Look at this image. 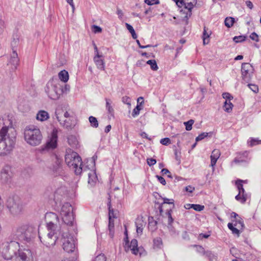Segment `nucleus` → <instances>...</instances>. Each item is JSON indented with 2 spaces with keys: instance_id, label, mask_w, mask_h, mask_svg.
Here are the masks:
<instances>
[{
  "instance_id": "obj_37",
  "label": "nucleus",
  "mask_w": 261,
  "mask_h": 261,
  "mask_svg": "<svg viewBox=\"0 0 261 261\" xmlns=\"http://www.w3.org/2000/svg\"><path fill=\"white\" fill-rule=\"evenodd\" d=\"M108 206L109 208V219L112 218V217L114 218L115 216L114 215V210L111 207V196L109 195V197L108 198Z\"/></svg>"
},
{
  "instance_id": "obj_31",
  "label": "nucleus",
  "mask_w": 261,
  "mask_h": 261,
  "mask_svg": "<svg viewBox=\"0 0 261 261\" xmlns=\"http://www.w3.org/2000/svg\"><path fill=\"white\" fill-rule=\"evenodd\" d=\"M153 246L155 249H161L163 246L162 239L160 237L154 238L153 240Z\"/></svg>"
},
{
  "instance_id": "obj_49",
  "label": "nucleus",
  "mask_w": 261,
  "mask_h": 261,
  "mask_svg": "<svg viewBox=\"0 0 261 261\" xmlns=\"http://www.w3.org/2000/svg\"><path fill=\"white\" fill-rule=\"evenodd\" d=\"M195 247L197 252L203 255L205 254L206 251H205L203 247H202L201 246L196 245Z\"/></svg>"
},
{
  "instance_id": "obj_28",
  "label": "nucleus",
  "mask_w": 261,
  "mask_h": 261,
  "mask_svg": "<svg viewBox=\"0 0 261 261\" xmlns=\"http://www.w3.org/2000/svg\"><path fill=\"white\" fill-rule=\"evenodd\" d=\"M88 183L93 185H94L97 180V176L95 172L91 171L88 173Z\"/></svg>"
},
{
  "instance_id": "obj_30",
  "label": "nucleus",
  "mask_w": 261,
  "mask_h": 261,
  "mask_svg": "<svg viewBox=\"0 0 261 261\" xmlns=\"http://www.w3.org/2000/svg\"><path fill=\"white\" fill-rule=\"evenodd\" d=\"M143 103V101L140 102L139 104H137V106L133 110V112L132 115L133 117L135 118L140 114V111L142 109L141 107L142 104Z\"/></svg>"
},
{
  "instance_id": "obj_15",
  "label": "nucleus",
  "mask_w": 261,
  "mask_h": 261,
  "mask_svg": "<svg viewBox=\"0 0 261 261\" xmlns=\"http://www.w3.org/2000/svg\"><path fill=\"white\" fill-rule=\"evenodd\" d=\"M93 60L98 69L102 71L105 70L104 57L102 55H100L99 53H97V55H95L94 56Z\"/></svg>"
},
{
  "instance_id": "obj_6",
  "label": "nucleus",
  "mask_w": 261,
  "mask_h": 261,
  "mask_svg": "<svg viewBox=\"0 0 261 261\" xmlns=\"http://www.w3.org/2000/svg\"><path fill=\"white\" fill-rule=\"evenodd\" d=\"M46 227L48 230L49 231L46 237L43 239V240H42V237L40 236H39V238L42 243L47 247H50L55 245L58 238V232L59 233V235H60L59 231L60 228L59 229H57L58 227L57 225L55 224L53 222H49L47 223Z\"/></svg>"
},
{
  "instance_id": "obj_4",
  "label": "nucleus",
  "mask_w": 261,
  "mask_h": 261,
  "mask_svg": "<svg viewBox=\"0 0 261 261\" xmlns=\"http://www.w3.org/2000/svg\"><path fill=\"white\" fill-rule=\"evenodd\" d=\"M25 141L30 145H39L42 139V135L40 129L34 125L27 126L24 132Z\"/></svg>"
},
{
  "instance_id": "obj_26",
  "label": "nucleus",
  "mask_w": 261,
  "mask_h": 261,
  "mask_svg": "<svg viewBox=\"0 0 261 261\" xmlns=\"http://www.w3.org/2000/svg\"><path fill=\"white\" fill-rule=\"evenodd\" d=\"M188 9H184L182 8L180 9V18H182V20L186 21L187 22V19L189 17H190L191 15V10H190L189 15L188 14Z\"/></svg>"
},
{
  "instance_id": "obj_53",
  "label": "nucleus",
  "mask_w": 261,
  "mask_h": 261,
  "mask_svg": "<svg viewBox=\"0 0 261 261\" xmlns=\"http://www.w3.org/2000/svg\"><path fill=\"white\" fill-rule=\"evenodd\" d=\"M144 2L148 5H153L154 4H158L159 3V0H145Z\"/></svg>"
},
{
  "instance_id": "obj_9",
  "label": "nucleus",
  "mask_w": 261,
  "mask_h": 261,
  "mask_svg": "<svg viewBox=\"0 0 261 261\" xmlns=\"http://www.w3.org/2000/svg\"><path fill=\"white\" fill-rule=\"evenodd\" d=\"M45 92L48 97L54 100L59 98L62 93V89L59 84H54L53 83H48L45 88Z\"/></svg>"
},
{
  "instance_id": "obj_14",
  "label": "nucleus",
  "mask_w": 261,
  "mask_h": 261,
  "mask_svg": "<svg viewBox=\"0 0 261 261\" xmlns=\"http://www.w3.org/2000/svg\"><path fill=\"white\" fill-rule=\"evenodd\" d=\"M253 67L248 63H243L242 64L241 72L243 80L248 83L251 78V74L252 73Z\"/></svg>"
},
{
  "instance_id": "obj_59",
  "label": "nucleus",
  "mask_w": 261,
  "mask_h": 261,
  "mask_svg": "<svg viewBox=\"0 0 261 261\" xmlns=\"http://www.w3.org/2000/svg\"><path fill=\"white\" fill-rule=\"evenodd\" d=\"M195 190V188L191 186H187L185 188V191L190 193H192Z\"/></svg>"
},
{
  "instance_id": "obj_43",
  "label": "nucleus",
  "mask_w": 261,
  "mask_h": 261,
  "mask_svg": "<svg viewBox=\"0 0 261 261\" xmlns=\"http://www.w3.org/2000/svg\"><path fill=\"white\" fill-rule=\"evenodd\" d=\"M220 156V152L219 149H214L212 152L211 158L218 160Z\"/></svg>"
},
{
  "instance_id": "obj_20",
  "label": "nucleus",
  "mask_w": 261,
  "mask_h": 261,
  "mask_svg": "<svg viewBox=\"0 0 261 261\" xmlns=\"http://www.w3.org/2000/svg\"><path fill=\"white\" fill-rule=\"evenodd\" d=\"M54 164L52 166V170L55 172H59L61 170L62 160L57 155H55L53 159Z\"/></svg>"
},
{
  "instance_id": "obj_18",
  "label": "nucleus",
  "mask_w": 261,
  "mask_h": 261,
  "mask_svg": "<svg viewBox=\"0 0 261 261\" xmlns=\"http://www.w3.org/2000/svg\"><path fill=\"white\" fill-rule=\"evenodd\" d=\"M130 249L133 254L135 255H137L139 253V248L138 247V241L136 239H133L129 245H128L127 247H125V250L126 252H127Z\"/></svg>"
},
{
  "instance_id": "obj_64",
  "label": "nucleus",
  "mask_w": 261,
  "mask_h": 261,
  "mask_svg": "<svg viewBox=\"0 0 261 261\" xmlns=\"http://www.w3.org/2000/svg\"><path fill=\"white\" fill-rule=\"evenodd\" d=\"M246 4L247 6L250 9H252L253 7V5L252 3L250 1H246Z\"/></svg>"
},
{
  "instance_id": "obj_12",
  "label": "nucleus",
  "mask_w": 261,
  "mask_h": 261,
  "mask_svg": "<svg viewBox=\"0 0 261 261\" xmlns=\"http://www.w3.org/2000/svg\"><path fill=\"white\" fill-rule=\"evenodd\" d=\"M63 110L58 109L56 111L55 115L56 118L60 123L65 128H71L75 125L73 121V117L64 119L62 117Z\"/></svg>"
},
{
  "instance_id": "obj_46",
  "label": "nucleus",
  "mask_w": 261,
  "mask_h": 261,
  "mask_svg": "<svg viewBox=\"0 0 261 261\" xmlns=\"http://www.w3.org/2000/svg\"><path fill=\"white\" fill-rule=\"evenodd\" d=\"M192 208H193L196 211L200 212L204 209V206L203 205L200 204H193Z\"/></svg>"
},
{
  "instance_id": "obj_16",
  "label": "nucleus",
  "mask_w": 261,
  "mask_h": 261,
  "mask_svg": "<svg viewBox=\"0 0 261 261\" xmlns=\"http://www.w3.org/2000/svg\"><path fill=\"white\" fill-rule=\"evenodd\" d=\"M66 189L64 187L58 188L54 193V200L56 202H60L62 198L66 195Z\"/></svg>"
},
{
  "instance_id": "obj_11",
  "label": "nucleus",
  "mask_w": 261,
  "mask_h": 261,
  "mask_svg": "<svg viewBox=\"0 0 261 261\" xmlns=\"http://www.w3.org/2000/svg\"><path fill=\"white\" fill-rule=\"evenodd\" d=\"M58 141V130L55 128L53 129L50 136L46 141L44 147H42V150H49L56 148L57 146Z\"/></svg>"
},
{
  "instance_id": "obj_5",
  "label": "nucleus",
  "mask_w": 261,
  "mask_h": 261,
  "mask_svg": "<svg viewBox=\"0 0 261 261\" xmlns=\"http://www.w3.org/2000/svg\"><path fill=\"white\" fill-rule=\"evenodd\" d=\"M60 213L64 223L60 228L66 229L68 226L74 227V216L71 204L68 202L65 203L61 207Z\"/></svg>"
},
{
  "instance_id": "obj_17",
  "label": "nucleus",
  "mask_w": 261,
  "mask_h": 261,
  "mask_svg": "<svg viewBox=\"0 0 261 261\" xmlns=\"http://www.w3.org/2000/svg\"><path fill=\"white\" fill-rule=\"evenodd\" d=\"M29 257L26 253L23 250H18V252L15 251L13 261H29Z\"/></svg>"
},
{
  "instance_id": "obj_36",
  "label": "nucleus",
  "mask_w": 261,
  "mask_h": 261,
  "mask_svg": "<svg viewBox=\"0 0 261 261\" xmlns=\"http://www.w3.org/2000/svg\"><path fill=\"white\" fill-rule=\"evenodd\" d=\"M204 255H205V256L207 257L211 261H213L217 259V256L210 250L206 251Z\"/></svg>"
},
{
  "instance_id": "obj_1",
  "label": "nucleus",
  "mask_w": 261,
  "mask_h": 261,
  "mask_svg": "<svg viewBox=\"0 0 261 261\" xmlns=\"http://www.w3.org/2000/svg\"><path fill=\"white\" fill-rule=\"evenodd\" d=\"M16 131L12 127L5 126L0 129V155L11 153L15 147Z\"/></svg>"
},
{
  "instance_id": "obj_35",
  "label": "nucleus",
  "mask_w": 261,
  "mask_h": 261,
  "mask_svg": "<svg viewBox=\"0 0 261 261\" xmlns=\"http://www.w3.org/2000/svg\"><path fill=\"white\" fill-rule=\"evenodd\" d=\"M89 121L92 127L97 128L98 126V122L96 117L91 116L89 117Z\"/></svg>"
},
{
  "instance_id": "obj_24",
  "label": "nucleus",
  "mask_w": 261,
  "mask_h": 261,
  "mask_svg": "<svg viewBox=\"0 0 261 261\" xmlns=\"http://www.w3.org/2000/svg\"><path fill=\"white\" fill-rule=\"evenodd\" d=\"M58 76L59 79L64 83L67 82L69 79L68 73L65 70L61 71L58 74Z\"/></svg>"
},
{
  "instance_id": "obj_56",
  "label": "nucleus",
  "mask_w": 261,
  "mask_h": 261,
  "mask_svg": "<svg viewBox=\"0 0 261 261\" xmlns=\"http://www.w3.org/2000/svg\"><path fill=\"white\" fill-rule=\"evenodd\" d=\"M250 38L252 40L256 42H258V36L255 33L253 32L250 35Z\"/></svg>"
},
{
  "instance_id": "obj_3",
  "label": "nucleus",
  "mask_w": 261,
  "mask_h": 261,
  "mask_svg": "<svg viewBox=\"0 0 261 261\" xmlns=\"http://www.w3.org/2000/svg\"><path fill=\"white\" fill-rule=\"evenodd\" d=\"M36 230L29 224H23L17 227L15 235L18 240L22 243H29L35 237Z\"/></svg>"
},
{
  "instance_id": "obj_63",
  "label": "nucleus",
  "mask_w": 261,
  "mask_h": 261,
  "mask_svg": "<svg viewBox=\"0 0 261 261\" xmlns=\"http://www.w3.org/2000/svg\"><path fill=\"white\" fill-rule=\"evenodd\" d=\"M62 114H63V116H62V117H63L64 119H68V118L72 117V116H71L70 115V114L67 111L64 112V113L63 112Z\"/></svg>"
},
{
  "instance_id": "obj_52",
  "label": "nucleus",
  "mask_w": 261,
  "mask_h": 261,
  "mask_svg": "<svg viewBox=\"0 0 261 261\" xmlns=\"http://www.w3.org/2000/svg\"><path fill=\"white\" fill-rule=\"evenodd\" d=\"M160 143L164 145H168L170 144V139L169 138H165L160 140Z\"/></svg>"
},
{
  "instance_id": "obj_61",
  "label": "nucleus",
  "mask_w": 261,
  "mask_h": 261,
  "mask_svg": "<svg viewBox=\"0 0 261 261\" xmlns=\"http://www.w3.org/2000/svg\"><path fill=\"white\" fill-rule=\"evenodd\" d=\"M234 162L236 163H240L244 162H246V159H242L241 158L237 157L234 159Z\"/></svg>"
},
{
  "instance_id": "obj_23",
  "label": "nucleus",
  "mask_w": 261,
  "mask_h": 261,
  "mask_svg": "<svg viewBox=\"0 0 261 261\" xmlns=\"http://www.w3.org/2000/svg\"><path fill=\"white\" fill-rule=\"evenodd\" d=\"M9 63L13 65L15 68H16L17 66L19 63V59L18 58V55L16 51H13L12 55L9 60Z\"/></svg>"
},
{
  "instance_id": "obj_25",
  "label": "nucleus",
  "mask_w": 261,
  "mask_h": 261,
  "mask_svg": "<svg viewBox=\"0 0 261 261\" xmlns=\"http://www.w3.org/2000/svg\"><path fill=\"white\" fill-rule=\"evenodd\" d=\"M136 226V231L138 234H141L143 232V226L144 225L143 220L141 219H137L135 223Z\"/></svg>"
},
{
  "instance_id": "obj_48",
  "label": "nucleus",
  "mask_w": 261,
  "mask_h": 261,
  "mask_svg": "<svg viewBox=\"0 0 261 261\" xmlns=\"http://www.w3.org/2000/svg\"><path fill=\"white\" fill-rule=\"evenodd\" d=\"M208 133H202L200 134L198 137L196 138V141L198 142L199 141L202 140L204 138L207 137L208 136Z\"/></svg>"
},
{
  "instance_id": "obj_44",
  "label": "nucleus",
  "mask_w": 261,
  "mask_h": 261,
  "mask_svg": "<svg viewBox=\"0 0 261 261\" xmlns=\"http://www.w3.org/2000/svg\"><path fill=\"white\" fill-rule=\"evenodd\" d=\"M122 101L123 103L126 104L128 105V107H130L131 106V99L129 97L127 96H124L122 98Z\"/></svg>"
},
{
  "instance_id": "obj_45",
  "label": "nucleus",
  "mask_w": 261,
  "mask_h": 261,
  "mask_svg": "<svg viewBox=\"0 0 261 261\" xmlns=\"http://www.w3.org/2000/svg\"><path fill=\"white\" fill-rule=\"evenodd\" d=\"M246 37L244 36H235L233 38V40L236 43H239L245 40Z\"/></svg>"
},
{
  "instance_id": "obj_51",
  "label": "nucleus",
  "mask_w": 261,
  "mask_h": 261,
  "mask_svg": "<svg viewBox=\"0 0 261 261\" xmlns=\"http://www.w3.org/2000/svg\"><path fill=\"white\" fill-rule=\"evenodd\" d=\"M106 257L104 254H99L97 255L93 261H106Z\"/></svg>"
},
{
  "instance_id": "obj_55",
  "label": "nucleus",
  "mask_w": 261,
  "mask_h": 261,
  "mask_svg": "<svg viewBox=\"0 0 261 261\" xmlns=\"http://www.w3.org/2000/svg\"><path fill=\"white\" fill-rule=\"evenodd\" d=\"M93 28V31L94 33H101L102 32L101 28L97 25H93L92 26Z\"/></svg>"
},
{
  "instance_id": "obj_54",
  "label": "nucleus",
  "mask_w": 261,
  "mask_h": 261,
  "mask_svg": "<svg viewBox=\"0 0 261 261\" xmlns=\"http://www.w3.org/2000/svg\"><path fill=\"white\" fill-rule=\"evenodd\" d=\"M156 161L153 158H148L147 159V163L149 166H151L155 164Z\"/></svg>"
},
{
  "instance_id": "obj_47",
  "label": "nucleus",
  "mask_w": 261,
  "mask_h": 261,
  "mask_svg": "<svg viewBox=\"0 0 261 261\" xmlns=\"http://www.w3.org/2000/svg\"><path fill=\"white\" fill-rule=\"evenodd\" d=\"M247 86L254 93H256L258 91V87L255 84H248Z\"/></svg>"
},
{
  "instance_id": "obj_13",
  "label": "nucleus",
  "mask_w": 261,
  "mask_h": 261,
  "mask_svg": "<svg viewBox=\"0 0 261 261\" xmlns=\"http://www.w3.org/2000/svg\"><path fill=\"white\" fill-rule=\"evenodd\" d=\"M15 246L13 244L6 243L3 247L2 254L3 258L5 259L13 260L15 253Z\"/></svg>"
},
{
  "instance_id": "obj_60",
  "label": "nucleus",
  "mask_w": 261,
  "mask_h": 261,
  "mask_svg": "<svg viewBox=\"0 0 261 261\" xmlns=\"http://www.w3.org/2000/svg\"><path fill=\"white\" fill-rule=\"evenodd\" d=\"M109 230H111V229H114V224L113 220H112V219H109Z\"/></svg>"
},
{
  "instance_id": "obj_32",
  "label": "nucleus",
  "mask_w": 261,
  "mask_h": 261,
  "mask_svg": "<svg viewBox=\"0 0 261 261\" xmlns=\"http://www.w3.org/2000/svg\"><path fill=\"white\" fill-rule=\"evenodd\" d=\"M233 106V104L230 101L226 100L223 106L224 110L225 112L230 113L232 111Z\"/></svg>"
},
{
  "instance_id": "obj_62",
  "label": "nucleus",
  "mask_w": 261,
  "mask_h": 261,
  "mask_svg": "<svg viewBox=\"0 0 261 261\" xmlns=\"http://www.w3.org/2000/svg\"><path fill=\"white\" fill-rule=\"evenodd\" d=\"M260 141H258L255 139H251L250 143V146H253V145H255L256 144H257L259 143Z\"/></svg>"
},
{
  "instance_id": "obj_58",
  "label": "nucleus",
  "mask_w": 261,
  "mask_h": 261,
  "mask_svg": "<svg viewBox=\"0 0 261 261\" xmlns=\"http://www.w3.org/2000/svg\"><path fill=\"white\" fill-rule=\"evenodd\" d=\"M223 97L227 101H230L232 96L229 93H224L223 94Z\"/></svg>"
},
{
  "instance_id": "obj_2",
  "label": "nucleus",
  "mask_w": 261,
  "mask_h": 261,
  "mask_svg": "<svg viewBox=\"0 0 261 261\" xmlns=\"http://www.w3.org/2000/svg\"><path fill=\"white\" fill-rule=\"evenodd\" d=\"M65 161L68 166L74 170L76 175H80L82 172L83 163L79 154L70 148L66 150Z\"/></svg>"
},
{
  "instance_id": "obj_8",
  "label": "nucleus",
  "mask_w": 261,
  "mask_h": 261,
  "mask_svg": "<svg viewBox=\"0 0 261 261\" xmlns=\"http://www.w3.org/2000/svg\"><path fill=\"white\" fill-rule=\"evenodd\" d=\"M163 201L162 203H160L159 201H155V207L158 206V208L159 209L160 212V215H162L163 213V207L165 204H168L170 205L169 208L167 210L166 214L168 218V225H171L173 221V219L171 216V209L174 207V200L172 199H168L167 198H163Z\"/></svg>"
},
{
  "instance_id": "obj_42",
  "label": "nucleus",
  "mask_w": 261,
  "mask_h": 261,
  "mask_svg": "<svg viewBox=\"0 0 261 261\" xmlns=\"http://www.w3.org/2000/svg\"><path fill=\"white\" fill-rule=\"evenodd\" d=\"M235 198L237 200L240 201L242 203H244L247 199L246 196L242 195L239 193L235 197Z\"/></svg>"
},
{
  "instance_id": "obj_10",
  "label": "nucleus",
  "mask_w": 261,
  "mask_h": 261,
  "mask_svg": "<svg viewBox=\"0 0 261 261\" xmlns=\"http://www.w3.org/2000/svg\"><path fill=\"white\" fill-rule=\"evenodd\" d=\"M7 206L14 215L20 213L22 210V205L17 196L9 197L7 201Z\"/></svg>"
},
{
  "instance_id": "obj_50",
  "label": "nucleus",
  "mask_w": 261,
  "mask_h": 261,
  "mask_svg": "<svg viewBox=\"0 0 261 261\" xmlns=\"http://www.w3.org/2000/svg\"><path fill=\"white\" fill-rule=\"evenodd\" d=\"M245 182V181H244L241 179H238L236 181V184L237 185L238 191H239L241 189H242L243 188L242 182Z\"/></svg>"
},
{
  "instance_id": "obj_29",
  "label": "nucleus",
  "mask_w": 261,
  "mask_h": 261,
  "mask_svg": "<svg viewBox=\"0 0 261 261\" xmlns=\"http://www.w3.org/2000/svg\"><path fill=\"white\" fill-rule=\"evenodd\" d=\"M227 226L228 228L231 230L232 233L233 234H236L238 237H239L240 234V229L238 228V227L237 228L231 223H228Z\"/></svg>"
},
{
  "instance_id": "obj_40",
  "label": "nucleus",
  "mask_w": 261,
  "mask_h": 261,
  "mask_svg": "<svg viewBox=\"0 0 261 261\" xmlns=\"http://www.w3.org/2000/svg\"><path fill=\"white\" fill-rule=\"evenodd\" d=\"M146 63L150 65V68L152 70L156 71L158 69V66L156 62L154 60H150L147 61Z\"/></svg>"
},
{
  "instance_id": "obj_57",
  "label": "nucleus",
  "mask_w": 261,
  "mask_h": 261,
  "mask_svg": "<svg viewBox=\"0 0 261 261\" xmlns=\"http://www.w3.org/2000/svg\"><path fill=\"white\" fill-rule=\"evenodd\" d=\"M155 177L157 178V179L160 182V183L162 184L163 185H165L166 184L165 179L162 176L156 175Z\"/></svg>"
},
{
  "instance_id": "obj_41",
  "label": "nucleus",
  "mask_w": 261,
  "mask_h": 261,
  "mask_svg": "<svg viewBox=\"0 0 261 261\" xmlns=\"http://www.w3.org/2000/svg\"><path fill=\"white\" fill-rule=\"evenodd\" d=\"M194 122V121L193 119H190V120L184 123L187 130H190L192 129V125L193 124Z\"/></svg>"
},
{
  "instance_id": "obj_27",
  "label": "nucleus",
  "mask_w": 261,
  "mask_h": 261,
  "mask_svg": "<svg viewBox=\"0 0 261 261\" xmlns=\"http://www.w3.org/2000/svg\"><path fill=\"white\" fill-rule=\"evenodd\" d=\"M67 140L69 145L72 147H76L78 144L77 140L74 136L71 135L69 136Z\"/></svg>"
},
{
  "instance_id": "obj_21",
  "label": "nucleus",
  "mask_w": 261,
  "mask_h": 261,
  "mask_svg": "<svg viewBox=\"0 0 261 261\" xmlns=\"http://www.w3.org/2000/svg\"><path fill=\"white\" fill-rule=\"evenodd\" d=\"M49 118V114L47 112L44 110L39 111L36 115V119L40 121H44Z\"/></svg>"
},
{
  "instance_id": "obj_38",
  "label": "nucleus",
  "mask_w": 261,
  "mask_h": 261,
  "mask_svg": "<svg viewBox=\"0 0 261 261\" xmlns=\"http://www.w3.org/2000/svg\"><path fill=\"white\" fill-rule=\"evenodd\" d=\"M126 27L127 29L129 31V32L130 33L132 36L133 38L134 39H137V35L135 33V31L133 28V27L130 25L129 24L126 23H125Z\"/></svg>"
},
{
  "instance_id": "obj_22",
  "label": "nucleus",
  "mask_w": 261,
  "mask_h": 261,
  "mask_svg": "<svg viewBox=\"0 0 261 261\" xmlns=\"http://www.w3.org/2000/svg\"><path fill=\"white\" fill-rule=\"evenodd\" d=\"M105 101H106V108L108 111V114L112 116H114V110L112 106V100L108 98H105Z\"/></svg>"
},
{
  "instance_id": "obj_7",
  "label": "nucleus",
  "mask_w": 261,
  "mask_h": 261,
  "mask_svg": "<svg viewBox=\"0 0 261 261\" xmlns=\"http://www.w3.org/2000/svg\"><path fill=\"white\" fill-rule=\"evenodd\" d=\"M67 229V228L66 229L60 228L59 231L63 239V249L66 252L70 253L74 251L75 245L73 239Z\"/></svg>"
},
{
  "instance_id": "obj_39",
  "label": "nucleus",
  "mask_w": 261,
  "mask_h": 261,
  "mask_svg": "<svg viewBox=\"0 0 261 261\" xmlns=\"http://www.w3.org/2000/svg\"><path fill=\"white\" fill-rule=\"evenodd\" d=\"M156 221H154L152 218V221H151L150 219L149 218L148 228L151 231H153L156 229Z\"/></svg>"
},
{
  "instance_id": "obj_19",
  "label": "nucleus",
  "mask_w": 261,
  "mask_h": 261,
  "mask_svg": "<svg viewBox=\"0 0 261 261\" xmlns=\"http://www.w3.org/2000/svg\"><path fill=\"white\" fill-rule=\"evenodd\" d=\"M195 0H180V9H188V14L189 15L190 10H192L194 7Z\"/></svg>"
},
{
  "instance_id": "obj_33",
  "label": "nucleus",
  "mask_w": 261,
  "mask_h": 261,
  "mask_svg": "<svg viewBox=\"0 0 261 261\" xmlns=\"http://www.w3.org/2000/svg\"><path fill=\"white\" fill-rule=\"evenodd\" d=\"M233 225L240 229L241 230H243L245 227L244 224L242 219L239 217V219H237L235 221V223L233 224Z\"/></svg>"
},
{
  "instance_id": "obj_34",
  "label": "nucleus",
  "mask_w": 261,
  "mask_h": 261,
  "mask_svg": "<svg viewBox=\"0 0 261 261\" xmlns=\"http://www.w3.org/2000/svg\"><path fill=\"white\" fill-rule=\"evenodd\" d=\"M234 22V18L231 17H226L224 21L225 26L228 28L231 27L233 25Z\"/></svg>"
}]
</instances>
